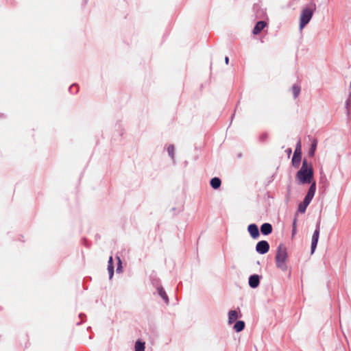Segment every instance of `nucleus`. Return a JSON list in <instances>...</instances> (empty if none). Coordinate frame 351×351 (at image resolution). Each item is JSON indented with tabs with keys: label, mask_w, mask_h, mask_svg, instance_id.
Returning a JSON list of instances; mask_svg holds the SVG:
<instances>
[{
	"label": "nucleus",
	"mask_w": 351,
	"mask_h": 351,
	"mask_svg": "<svg viewBox=\"0 0 351 351\" xmlns=\"http://www.w3.org/2000/svg\"><path fill=\"white\" fill-rule=\"evenodd\" d=\"M313 173L312 163L304 158L300 169L296 173L295 179L300 184H310L314 181Z\"/></svg>",
	"instance_id": "1"
},
{
	"label": "nucleus",
	"mask_w": 351,
	"mask_h": 351,
	"mask_svg": "<svg viewBox=\"0 0 351 351\" xmlns=\"http://www.w3.org/2000/svg\"><path fill=\"white\" fill-rule=\"evenodd\" d=\"M275 259L277 267L282 271L287 270V266L286 262L288 259V252L285 244L280 243L278 246Z\"/></svg>",
	"instance_id": "2"
},
{
	"label": "nucleus",
	"mask_w": 351,
	"mask_h": 351,
	"mask_svg": "<svg viewBox=\"0 0 351 351\" xmlns=\"http://www.w3.org/2000/svg\"><path fill=\"white\" fill-rule=\"evenodd\" d=\"M313 8H306L302 10L300 15V28L302 29L311 21L314 10L315 9V5H313Z\"/></svg>",
	"instance_id": "3"
},
{
	"label": "nucleus",
	"mask_w": 351,
	"mask_h": 351,
	"mask_svg": "<svg viewBox=\"0 0 351 351\" xmlns=\"http://www.w3.org/2000/svg\"><path fill=\"white\" fill-rule=\"evenodd\" d=\"M302 158V145L300 140L296 144L295 149L292 158V165L295 168H298Z\"/></svg>",
	"instance_id": "4"
},
{
	"label": "nucleus",
	"mask_w": 351,
	"mask_h": 351,
	"mask_svg": "<svg viewBox=\"0 0 351 351\" xmlns=\"http://www.w3.org/2000/svg\"><path fill=\"white\" fill-rule=\"evenodd\" d=\"M269 250V245L266 241H259L256 246V250L257 252L261 254L267 253Z\"/></svg>",
	"instance_id": "5"
},
{
	"label": "nucleus",
	"mask_w": 351,
	"mask_h": 351,
	"mask_svg": "<svg viewBox=\"0 0 351 351\" xmlns=\"http://www.w3.org/2000/svg\"><path fill=\"white\" fill-rule=\"evenodd\" d=\"M319 237V225H317L316 230H315L313 237H312V243H311V253L313 254L317 247V244L318 242Z\"/></svg>",
	"instance_id": "6"
},
{
	"label": "nucleus",
	"mask_w": 351,
	"mask_h": 351,
	"mask_svg": "<svg viewBox=\"0 0 351 351\" xmlns=\"http://www.w3.org/2000/svg\"><path fill=\"white\" fill-rule=\"evenodd\" d=\"M311 184V186L308 189V191L307 192V194L306 195L304 199L308 201H311L316 190V183L315 181L312 182Z\"/></svg>",
	"instance_id": "7"
},
{
	"label": "nucleus",
	"mask_w": 351,
	"mask_h": 351,
	"mask_svg": "<svg viewBox=\"0 0 351 351\" xmlns=\"http://www.w3.org/2000/svg\"><path fill=\"white\" fill-rule=\"evenodd\" d=\"M247 230L253 239H256L259 237V230L258 226L256 224L252 223L249 225Z\"/></svg>",
	"instance_id": "8"
},
{
	"label": "nucleus",
	"mask_w": 351,
	"mask_h": 351,
	"mask_svg": "<svg viewBox=\"0 0 351 351\" xmlns=\"http://www.w3.org/2000/svg\"><path fill=\"white\" fill-rule=\"evenodd\" d=\"M267 25V23L263 21H260L256 23L253 29V34L255 35L258 34Z\"/></svg>",
	"instance_id": "9"
},
{
	"label": "nucleus",
	"mask_w": 351,
	"mask_h": 351,
	"mask_svg": "<svg viewBox=\"0 0 351 351\" xmlns=\"http://www.w3.org/2000/svg\"><path fill=\"white\" fill-rule=\"evenodd\" d=\"M260 282L259 276L258 275L251 276L249 278V285L252 288H256Z\"/></svg>",
	"instance_id": "10"
},
{
	"label": "nucleus",
	"mask_w": 351,
	"mask_h": 351,
	"mask_svg": "<svg viewBox=\"0 0 351 351\" xmlns=\"http://www.w3.org/2000/svg\"><path fill=\"white\" fill-rule=\"evenodd\" d=\"M261 231L263 234L268 235L272 232V226L270 223H265L261 226Z\"/></svg>",
	"instance_id": "11"
},
{
	"label": "nucleus",
	"mask_w": 351,
	"mask_h": 351,
	"mask_svg": "<svg viewBox=\"0 0 351 351\" xmlns=\"http://www.w3.org/2000/svg\"><path fill=\"white\" fill-rule=\"evenodd\" d=\"M317 146V140L316 138H313L311 141V145L308 150L309 157L313 158L315 156Z\"/></svg>",
	"instance_id": "12"
},
{
	"label": "nucleus",
	"mask_w": 351,
	"mask_h": 351,
	"mask_svg": "<svg viewBox=\"0 0 351 351\" xmlns=\"http://www.w3.org/2000/svg\"><path fill=\"white\" fill-rule=\"evenodd\" d=\"M239 317L237 311L232 310L228 313V322L232 324Z\"/></svg>",
	"instance_id": "13"
},
{
	"label": "nucleus",
	"mask_w": 351,
	"mask_h": 351,
	"mask_svg": "<svg viewBox=\"0 0 351 351\" xmlns=\"http://www.w3.org/2000/svg\"><path fill=\"white\" fill-rule=\"evenodd\" d=\"M310 201L304 199L303 202L298 206V211L301 213H305L306 207L310 204Z\"/></svg>",
	"instance_id": "14"
},
{
	"label": "nucleus",
	"mask_w": 351,
	"mask_h": 351,
	"mask_svg": "<svg viewBox=\"0 0 351 351\" xmlns=\"http://www.w3.org/2000/svg\"><path fill=\"white\" fill-rule=\"evenodd\" d=\"M245 328V323L243 321H237L233 326V328L237 332L242 331Z\"/></svg>",
	"instance_id": "15"
},
{
	"label": "nucleus",
	"mask_w": 351,
	"mask_h": 351,
	"mask_svg": "<svg viewBox=\"0 0 351 351\" xmlns=\"http://www.w3.org/2000/svg\"><path fill=\"white\" fill-rule=\"evenodd\" d=\"M301 88L298 84H294L292 86V93L295 99H296L300 93Z\"/></svg>",
	"instance_id": "16"
},
{
	"label": "nucleus",
	"mask_w": 351,
	"mask_h": 351,
	"mask_svg": "<svg viewBox=\"0 0 351 351\" xmlns=\"http://www.w3.org/2000/svg\"><path fill=\"white\" fill-rule=\"evenodd\" d=\"M145 343L137 341L135 343V351H145Z\"/></svg>",
	"instance_id": "17"
},
{
	"label": "nucleus",
	"mask_w": 351,
	"mask_h": 351,
	"mask_svg": "<svg viewBox=\"0 0 351 351\" xmlns=\"http://www.w3.org/2000/svg\"><path fill=\"white\" fill-rule=\"evenodd\" d=\"M108 269L110 273V277L112 278L114 273V267L112 264V257L110 256L108 261Z\"/></svg>",
	"instance_id": "18"
},
{
	"label": "nucleus",
	"mask_w": 351,
	"mask_h": 351,
	"mask_svg": "<svg viewBox=\"0 0 351 351\" xmlns=\"http://www.w3.org/2000/svg\"><path fill=\"white\" fill-rule=\"evenodd\" d=\"M210 185L215 189L219 188V178L217 177L213 178L210 181Z\"/></svg>",
	"instance_id": "19"
},
{
	"label": "nucleus",
	"mask_w": 351,
	"mask_h": 351,
	"mask_svg": "<svg viewBox=\"0 0 351 351\" xmlns=\"http://www.w3.org/2000/svg\"><path fill=\"white\" fill-rule=\"evenodd\" d=\"M158 293L160 295V297L165 300V301L167 303L169 301L167 293H165V290L162 288H158Z\"/></svg>",
	"instance_id": "20"
},
{
	"label": "nucleus",
	"mask_w": 351,
	"mask_h": 351,
	"mask_svg": "<svg viewBox=\"0 0 351 351\" xmlns=\"http://www.w3.org/2000/svg\"><path fill=\"white\" fill-rule=\"evenodd\" d=\"M167 152L169 154V156L171 158H173V153H174V147L173 145H169L167 148Z\"/></svg>",
	"instance_id": "21"
},
{
	"label": "nucleus",
	"mask_w": 351,
	"mask_h": 351,
	"mask_svg": "<svg viewBox=\"0 0 351 351\" xmlns=\"http://www.w3.org/2000/svg\"><path fill=\"white\" fill-rule=\"evenodd\" d=\"M296 222L297 219L295 218L293 222L292 237H293L296 232Z\"/></svg>",
	"instance_id": "22"
},
{
	"label": "nucleus",
	"mask_w": 351,
	"mask_h": 351,
	"mask_svg": "<svg viewBox=\"0 0 351 351\" xmlns=\"http://www.w3.org/2000/svg\"><path fill=\"white\" fill-rule=\"evenodd\" d=\"M287 154H288L289 155H290V154H291V148L287 149Z\"/></svg>",
	"instance_id": "23"
},
{
	"label": "nucleus",
	"mask_w": 351,
	"mask_h": 351,
	"mask_svg": "<svg viewBox=\"0 0 351 351\" xmlns=\"http://www.w3.org/2000/svg\"><path fill=\"white\" fill-rule=\"evenodd\" d=\"M225 62H226V64H228L229 59H228V57H226V58H225Z\"/></svg>",
	"instance_id": "24"
},
{
	"label": "nucleus",
	"mask_w": 351,
	"mask_h": 351,
	"mask_svg": "<svg viewBox=\"0 0 351 351\" xmlns=\"http://www.w3.org/2000/svg\"><path fill=\"white\" fill-rule=\"evenodd\" d=\"M350 102V99H349L348 100V101H347V105H348V106L349 105Z\"/></svg>",
	"instance_id": "25"
}]
</instances>
